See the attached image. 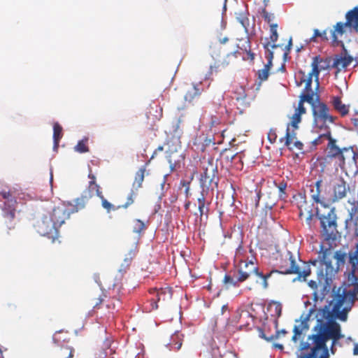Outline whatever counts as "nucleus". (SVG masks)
Returning a JSON list of instances; mask_svg holds the SVG:
<instances>
[{"mask_svg":"<svg viewBox=\"0 0 358 358\" xmlns=\"http://www.w3.org/2000/svg\"><path fill=\"white\" fill-rule=\"evenodd\" d=\"M325 132L322 134H320L316 138L315 140L312 141V144L315 146L320 145L324 143V140H329L331 139V131H324Z\"/></svg>","mask_w":358,"mask_h":358,"instance_id":"f704fd0d","label":"nucleus"},{"mask_svg":"<svg viewBox=\"0 0 358 358\" xmlns=\"http://www.w3.org/2000/svg\"><path fill=\"white\" fill-rule=\"evenodd\" d=\"M89 200L90 199L87 197V195L83 194L74 200V204L71 202L66 203V204L69 206V211L71 212V214H72L84 209Z\"/></svg>","mask_w":358,"mask_h":358,"instance_id":"412c9836","label":"nucleus"},{"mask_svg":"<svg viewBox=\"0 0 358 358\" xmlns=\"http://www.w3.org/2000/svg\"><path fill=\"white\" fill-rule=\"evenodd\" d=\"M0 196H1V198L5 200L3 208H12V207L15 208L16 204H17L16 199H15V196H13L10 192H6V191L0 192Z\"/></svg>","mask_w":358,"mask_h":358,"instance_id":"c85d7f7f","label":"nucleus"},{"mask_svg":"<svg viewBox=\"0 0 358 358\" xmlns=\"http://www.w3.org/2000/svg\"><path fill=\"white\" fill-rule=\"evenodd\" d=\"M320 222L322 227L323 228L324 231H325L326 234H329V231L331 228L335 229L336 226L334 216L331 213H329L327 216H322L320 218Z\"/></svg>","mask_w":358,"mask_h":358,"instance_id":"5701e85b","label":"nucleus"},{"mask_svg":"<svg viewBox=\"0 0 358 358\" xmlns=\"http://www.w3.org/2000/svg\"><path fill=\"white\" fill-rule=\"evenodd\" d=\"M331 103L334 108L338 112L341 116L343 117L348 114L349 106L343 103L339 96H333Z\"/></svg>","mask_w":358,"mask_h":358,"instance_id":"b1692460","label":"nucleus"},{"mask_svg":"<svg viewBox=\"0 0 358 358\" xmlns=\"http://www.w3.org/2000/svg\"><path fill=\"white\" fill-rule=\"evenodd\" d=\"M336 141L332 137L329 141L327 149V157L329 158H336L338 160L340 164L345 163V157L343 151H348L347 148L341 149L336 145Z\"/></svg>","mask_w":358,"mask_h":358,"instance_id":"f3484780","label":"nucleus"},{"mask_svg":"<svg viewBox=\"0 0 358 358\" xmlns=\"http://www.w3.org/2000/svg\"><path fill=\"white\" fill-rule=\"evenodd\" d=\"M262 15L264 18V21L266 22L269 27L271 26L272 24H278L275 22V17L273 13H268L266 8H264L262 11Z\"/></svg>","mask_w":358,"mask_h":358,"instance_id":"58836bf2","label":"nucleus"},{"mask_svg":"<svg viewBox=\"0 0 358 358\" xmlns=\"http://www.w3.org/2000/svg\"><path fill=\"white\" fill-rule=\"evenodd\" d=\"M257 331H258V334H259V336L260 338L266 340V341H271L273 340V337L272 336V335L271 336H266V334L264 332V330L262 328L258 327L257 328Z\"/></svg>","mask_w":358,"mask_h":358,"instance_id":"8fccbe9b","label":"nucleus"},{"mask_svg":"<svg viewBox=\"0 0 358 358\" xmlns=\"http://www.w3.org/2000/svg\"><path fill=\"white\" fill-rule=\"evenodd\" d=\"M307 213H308V217H307V218H306V222H307V223L310 225V222H311V220H312V218H313V213H312V210H308L307 211Z\"/></svg>","mask_w":358,"mask_h":358,"instance_id":"0e129e2a","label":"nucleus"},{"mask_svg":"<svg viewBox=\"0 0 358 358\" xmlns=\"http://www.w3.org/2000/svg\"><path fill=\"white\" fill-rule=\"evenodd\" d=\"M287 334V331H285V329H282L280 331H277L275 334L272 335V336L273 337V340H274V339L278 338L280 336H282V335L285 336Z\"/></svg>","mask_w":358,"mask_h":358,"instance_id":"4d7b16f0","label":"nucleus"},{"mask_svg":"<svg viewBox=\"0 0 358 358\" xmlns=\"http://www.w3.org/2000/svg\"><path fill=\"white\" fill-rule=\"evenodd\" d=\"M215 172H217V169L213 168L211 171L206 169L201 176L200 183L203 190L197 198L198 210L201 221L203 220V217L207 219L208 217L210 201H207L206 194H208V189L215 180Z\"/></svg>","mask_w":358,"mask_h":358,"instance_id":"39448f33","label":"nucleus"},{"mask_svg":"<svg viewBox=\"0 0 358 358\" xmlns=\"http://www.w3.org/2000/svg\"><path fill=\"white\" fill-rule=\"evenodd\" d=\"M346 184L343 179H339L334 186V201L341 199L346 196Z\"/></svg>","mask_w":358,"mask_h":358,"instance_id":"4be33fe9","label":"nucleus"},{"mask_svg":"<svg viewBox=\"0 0 358 358\" xmlns=\"http://www.w3.org/2000/svg\"><path fill=\"white\" fill-rule=\"evenodd\" d=\"M278 24H272L271 26H270V36L269 38H266V42H270V48L275 49L279 47H281L279 44H275L276 41L278 39V34L277 31L278 29Z\"/></svg>","mask_w":358,"mask_h":358,"instance_id":"bb28decb","label":"nucleus"},{"mask_svg":"<svg viewBox=\"0 0 358 358\" xmlns=\"http://www.w3.org/2000/svg\"><path fill=\"white\" fill-rule=\"evenodd\" d=\"M145 167L143 166L136 173L135 178L132 185V189L137 191L142 187L144 180Z\"/></svg>","mask_w":358,"mask_h":358,"instance_id":"c756f323","label":"nucleus"},{"mask_svg":"<svg viewBox=\"0 0 358 358\" xmlns=\"http://www.w3.org/2000/svg\"><path fill=\"white\" fill-rule=\"evenodd\" d=\"M88 178H90V181H94V182H96V177L92 173V170L90 171L89 172V174H88Z\"/></svg>","mask_w":358,"mask_h":358,"instance_id":"69168bd1","label":"nucleus"},{"mask_svg":"<svg viewBox=\"0 0 358 358\" xmlns=\"http://www.w3.org/2000/svg\"><path fill=\"white\" fill-rule=\"evenodd\" d=\"M313 78L308 77L306 82L304 83L305 87L299 96V101L298 107L295 109V112L291 117V125L295 128H298V124L301 121V115L305 114L306 109L304 107V102H307L310 104L315 102L314 101L315 93L312 89Z\"/></svg>","mask_w":358,"mask_h":358,"instance_id":"6e6552de","label":"nucleus"},{"mask_svg":"<svg viewBox=\"0 0 358 358\" xmlns=\"http://www.w3.org/2000/svg\"><path fill=\"white\" fill-rule=\"evenodd\" d=\"M74 349L70 346H62L56 352V358H73Z\"/></svg>","mask_w":358,"mask_h":358,"instance_id":"2f4dec72","label":"nucleus"},{"mask_svg":"<svg viewBox=\"0 0 358 358\" xmlns=\"http://www.w3.org/2000/svg\"><path fill=\"white\" fill-rule=\"evenodd\" d=\"M264 48L265 49V57L267 59L268 62L267 64L264 65V68L268 69V71L271 70V68L272 66V60L273 59V52L272 51V49L270 48V42H266L263 44Z\"/></svg>","mask_w":358,"mask_h":358,"instance_id":"72a5a7b5","label":"nucleus"},{"mask_svg":"<svg viewBox=\"0 0 358 358\" xmlns=\"http://www.w3.org/2000/svg\"><path fill=\"white\" fill-rule=\"evenodd\" d=\"M199 85L200 84H194L192 87L187 90L184 96L186 101L191 102L194 99V98L200 96L203 89L200 88Z\"/></svg>","mask_w":358,"mask_h":358,"instance_id":"cd10ccee","label":"nucleus"},{"mask_svg":"<svg viewBox=\"0 0 358 358\" xmlns=\"http://www.w3.org/2000/svg\"><path fill=\"white\" fill-rule=\"evenodd\" d=\"M88 195L87 197L90 199L94 195H96L98 197L101 196L103 194L101 190V187L96 183V182L90 181L87 187Z\"/></svg>","mask_w":358,"mask_h":358,"instance_id":"473e14b6","label":"nucleus"},{"mask_svg":"<svg viewBox=\"0 0 358 358\" xmlns=\"http://www.w3.org/2000/svg\"><path fill=\"white\" fill-rule=\"evenodd\" d=\"M310 105L315 127L321 130L331 131L329 124H334L337 117L330 114L329 107L323 102L317 101Z\"/></svg>","mask_w":358,"mask_h":358,"instance_id":"0eeeda50","label":"nucleus"},{"mask_svg":"<svg viewBox=\"0 0 358 358\" xmlns=\"http://www.w3.org/2000/svg\"><path fill=\"white\" fill-rule=\"evenodd\" d=\"M136 255V248H134L131 249L127 254L125 255L123 262L121 264L120 271L125 273L129 268L134 258Z\"/></svg>","mask_w":358,"mask_h":358,"instance_id":"393cba45","label":"nucleus"},{"mask_svg":"<svg viewBox=\"0 0 358 358\" xmlns=\"http://www.w3.org/2000/svg\"><path fill=\"white\" fill-rule=\"evenodd\" d=\"M136 190L134 189H131V192H129L128 196H127V202L123 204V205H120L118 206V208H127L129 206H130L131 204L134 203V198L136 197V193L135 192Z\"/></svg>","mask_w":358,"mask_h":358,"instance_id":"a19ab883","label":"nucleus"},{"mask_svg":"<svg viewBox=\"0 0 358 358\" xmlns=\"http://www.w3.org/2000/svg\"><path fill=\"white\" fill-rule=\"evenodd\" d=\"M349 262L351 264L352 270L348 273V282L352 285V289L347 291L345 289L334 287L332 292L336 296H344L343 306L348 307L349 310L354 303L355 298L358 294V243L354 252L349 253Z\"/></svg>","mask_w":358,"mask_h":358,"instance_id":"7ed1b4c3","label":"nucleus"},{"mask_svg":"<svg viewBox=\"0 0 358 358\" xmlns=\"http://www.w3.org/2000/svg\"><path fill=\"white\" fill-rule=\"evenodd\" d=\"M239 90H241V92H240L241 96H237V97H236V100H238H238H243V99H245V97H246V94H245V90H244V89H243V87H241L239 88Z\"/></svg>","mask_w":358,"mask_h":358,"instance_id":"052dcab7","label":"nucleus"},{"mask_svg":"<svg viewBox=\"0 0 358 358\" xmlns=\"http://www.w3.org/2000/svg\"><path fill=\"white\" fill-rule=\"evenodd\" d=\"M294 335L300 336L302 334V329L299 327L295 325L293 329Z\"/></svg>","mask_w":358,"mask_h":358,"instance_id":"680f3d73","label":"nucleus"},{"mask_svg":"<svg viewBox=\"0 0 358 358\" xmlns=\"http://www.w3.org/2000/svg\"><path fill=\"white\" fill-rule=\"evenodd\" d=\"M223 282L225 285H229L233 287L238 286L239 282L238 281V279L236 280H234L230 275H225Z\"/></svg>","mask_w":358,"mask_h":358,"instance_id":"09e8293b","label":"nucleus"},{"mask_svg":"<svg viewBox=\"0 0 358 358\" xmlns=\"http://www.w3.org/2000/svg\"><path fill=\"white\" fill-rule=\"evenodd\" d=\"M308 285L309 287L313 289L314 291H315V296H316V290L317 289V283L316 281H314V280H310L308 282Z\"/></svg>","mask_w":358,"mask_h":358,"instance_id":"bf43d9fd","label":"nucleus"},{"mask_svg":"<svg viewBox=\"0 0 358 358\" xmlns=\"http://www.w3.org/2000/svg\"><path fill=\"white\" fill-rule=\"evenodd\" d=\"M331 59L330 58H322L320 56H315L313 58V62L311 63L312 67V74H315V78L317 81V88L319 87V75L321 71H324L328 69L329 67H331L330 65Z\"/></svg>","mask_w":358,"mask_h":358,"instance_id":"dca6fc26","label":"nucleus"},{"mask_svg":"<svg viewBox=\"0 0 358 358\" xmlns=\"http://www.w3.org/2000/svg\"><path fill=\"white\" fill-rule=\"evenodd\" d=\"M219 124V120L217 117H212V120H211V122H210V124L211 126H215L216 124Z\"/></svg>","mask_w":358,"mask_h":358,"instance_id":"774afa93","label":"nucleus"},{"mask_svg":"<svg viewBox=\"0 0 358 358\" xmlns=\"http://www.w3.org/2000/svg\"><path fill=\"white\" fill-rule=\"evenodd\" d=\"M313 76L315 77V74H312V71L308 74H306L303 71H299L296 77L297 85L301 86L302 84L306 82V80L308 78V77L313 78Z\"/></svg>","mask_w":358,"mask_h":358,"instance_id":"e433bc0d","label":"nucleus"},{"mask_svg":"<svg viewBox=\"0 0 358 358\" xmlns=\"http://www.w3.org/2000/svg\"><path fill=\"white\" fill-rule=\"evenodd\" d=\"M15 211L16 208L14 207L3 208V224L6 229L7 234H9V231L15 227Z\"/></svg>","mask_w":358,"mask_h":358,"instance_id":"a211bd4d","label":"nucleus"},{"mask_svg":"<svg viewBox=\"0 0 358 358\" xmlns=\"http://www.w3.org/2000/svg\"><path fill=\"white\" fill-rule=\"evenodd\" d=\"M342 51L340 54L335 55L331 67L336 69V73L345 69L354 60L352 56L348 54L344 44H342Z\"/></svg>","mask_w":358,"mask_h":358,"instance_id":"4468645a","label":"nucleus"},{"mask_svg":"<svg viewBox=\"0 0 358 358\" xmlns=\"http://www.w3.org/2000/svg\"><path fill=\"white\" fill-rule=\"evenodd\" d=\"M348 30H350V25L348 22H338L334 27L329 30L330 38L331 40V44L333 46H342L344 44L343 42L340 39L343 34H345Z\"/></svg>","mask_w":358,"mask_h":358,"instance_id":"2eb2a0df","label":"nucleus"},{"mask_svg":"<svg viewBox=\"0 0 358 358\" xmlns=\"http://www.w3.org/2000/svg\"><path fill=\"white\" fill-rule=\"evenodd\" d=\"M34 227L36 231L41 236H46L54 238L58 234V229L51 220V217H49L47 215H43L38 220Z\"/></svg>","mask_w":358,"mask_h":358,"instance_id":"9d476101","label":"nucleus"},{"mask_svg":"<svg viewBox=\"0 0 358 358\" xmlns=\"http://www.w3.org/2000/svg\"><path fill=\"white\" fill-rule=\"evenodd\" d=\"M229 64L226 59L221 62H215L214 65L210 66L209 74L211 75L213 71L217 72L220 67H226Z\"/></svg>","mask_w":358,"mask_h":358,"instance_id":"37998d69","label":"nucleus"},{"mask_svg":"<svg viewBox=\"0 0 358 358\" xmlns=\"http://www.w3.org/2000/svg\"><path fill=\"white\" fill-rule=\"evenodd\" d=\"M278 189L280 192V196L282 197V195L285 194V189L287 188V182L282 181L278 185Z\"/></svg>","mask_w":358,"mask_h":358,"instance_id":"3c124183","label":"nucleus"},{"mask_svg":"<svg viewBox=\"0 0 358 358\" xmlns=\"http://www.w3.org/2000/svg\"><path fill=\"white\" fill-rule=\"evenodd\" d=\"M343 338H344V335L341 334V325L338 322L327 321L325 323H322L320 324L317 334L308 336V340L311 341V343H301V350H308L310 348V345H313L310 352L301 355L299 358H317L319 350H322L319 358H329V349L327 346V341L331 339L333 345H336L337 342Z\"/></svg>","mask_w":358,"mask_h":358,"instance_id":"f257e3e1","label":"nucleus"},{"mask_svg":"<svg viewBox=\"0 0 358 358\" xmlns=\"http://www.w3.org/2000/svg\"><path fill=\"white\" fill-rule=\"evenodd\" d=\"M47 215L51 217L57 228L59 229L70 217L71 212L69 206H66V203H64L55 207L52 212Z\"/></svg>","mask_w":358,"mask_h":358,"instance_id":"ddd939ff","label":"nucleus"},{"mask_svg":"<svg viewBox=\"0 0 358 358\" xmlns=\"http://www.w3.org/2000/svg\"><path fill=\"white\" fill-rule=\"evenodd\" d=\"M292 45V38H290L289 40L288 44L285 48V51L283 55L284 57H286L287 56V55L289 53Z\"/></svg>","mask_w":358,"mask_h":358,"instance_id":"864d4df0","label":"nucleus"},{"mask_svg":"<svg viewBox=\"0 0 358 358\" xmlns=\"http://www.w3.org/2000/svg\"><path fill=\"white\" fill-rule=\"evenodd\" d=\"M322 180H319L315 182L314 185H310V197L316 203H322L320 193H321V185Z\"/></svg>","mask_w":358,"mask_h":358,"instance_id":"a878e982","label":"nucleus"},{"mask_svg":"<svg viewBox=\"0 0 358 358\" xmlns=\"http://www.w3.org/2000/svg\"><path fill=\"white\" fill-rule=\"evenodd\" d=\"M320 38L321 41H328L329 38L327 36V29L320 32Z\"/></svg>","mask_w":358,"mask_h":358,"instance_id":"6e6d98bb","label":"nucleus"},{"mask_svg":"<svg viewBox=\"0 0 358 358\" xmlns=\"http://www.w3.org/2000/svg\"><path fill=\"white\" fill-rule=\"evenodd\" d=\"M150 292L155 294V296L150 299L151 308L149 311L157 310L159 307V303L163 305L170 301L173 296L172 288L169 287L160 289L154 288L150 289Z\"/></svg>","mask_w":358,"mask_h":358,"instance_id":"9b49d317","label":"nucleus"},{"mask_svg":"<svg viewBox=\"0 0 358 358\" xmlns=\"http://www.w3.org/2000/svg\"><path fill=\"white\" fill-rule=\"evenodd\" d=\"M211 48V56L214 59H216L217 57L220 56V45L215 44L210 47Z\"/></svg>","mask_w":358,"mask_h":358,"instance_id":"49530a36","label":"nucleus"},{"mask_svg":"<svg viewBox=\"0 0 358 358\" xmlns=\"http://www.w3.org/2000/svg\"><path fill=\"white\" fill-rule=\"evenodd\" d=\"M328 250H326L322 255V262L325 265L326 268V275L332 276L334 275L340 270L341 267H343L347 259V253L342 250H337L334 255V258L336 261V267L334 268L331 264V262L327 259V255Z\"/></svg>","mask_w":358,"mask_h":358,"instance_id":"1a4fd4ad","label":"nucleus"},{"mask_svg":"<svg viewBox=\"0 0 358 358\" xmlns=\"http://www.w3.org/2000/svg\"><path fill=\"white\" fill-rule=\"evenodd\" d=\"M181 335L177 334L171 337V348L173 350H179L182 344V338Z\"/></svg>","mask_w":358,"mask_h":358,"instance_id":"c9c22d12","label":"nucleus"},{"mask_svg":"<svg viewBox=\"0 0 358 358\" xmlns=\"http://www.w3.org/2000/svg\"><path fill=\"white\" fill-rule=\"evenodd\" d=\"M294 138H295L294 134V135H291L290 133H289V127H287V131H286V134H285V145L287 147L289 148L291 144L292 143L293 139Z\"/></svg>","mask_w":358,"mask_h":358,"instance_id":"de8ad7c7","label":"nucleus"},{"mask_svg":"<svg viewBox=\"0 0 358 358\" xmlns=\"http://www.w3.org/2000/svg\"><path fill=\"white\" fill-rule=\"evenodd\" d=\"M273 308V311L275 313V316L276 318H278L281 316L282 314V306L280 303L273 302L270 304V309L272 310Z\"/></svg>","mask_w":358,"mask_h":358,"instance_id":"c03bdc74","label":"nucleus"},{"mask_svg":"<svg viewBox=\"0 0 358 358\" xmlns=\"http://www.w3.org/2000/svg\"><path fill=\"white\" fill-rule=\"evenodd\" d=\"M320 31L317 29H314V33H313V36L310 38V41L316 42L317 41L316 38H320Z\"/></svg>","mask_w":358,"mask_h":358,"instance_id":"13d9d810","label":"nucleus"},{"mask_svg":"<svg viewBox=\"0 0 358 358\" xmlns=\"http://www.w3.org/2000/svg\"><path fill=\"white\" fill-rule=\"evenodd\" d=\"M145 229V225L141 220H136L134 223L133 231L140 234Z\"/></svg>","mask_w":358,"mask_h":358,"instance_id":"79ce46f5","label":"nucleus"},{"mask_svg":"<svg viewBox=\"0 0 358 358\" xmlns=\"http://www.w3.org/2000/svg\"><path fill=\"white\" fill-rule=\"evenodd\" d=\"M101 200V206L102 207L106 210L107 213H110L112 210H116L117 209H120L118 206H115L112 203H110L109 201H108L102 194L101 196L99 197Z\"/></svg>","mask_w":358,"mask_h":358,"instance_id":"ea45409f","label":"nucleus"},{"mask_svg":"<svg viewBox=\"0 0 358 358\" xmlns=\"http://www.w3.org/2000/svg\"><path fill=\"white\" fill-rule=\"evenodd\" d=\"M180 184L182 185V186H185V193L187 195L188 192H189V182H187L185 180H182L180 182Z\"/></svg>","mask_w":358,"mask_h":358,"instance_id":"e2e57ef3","label":"nucleus"},{"mask_svg":"<svg viewBox=\"0 0 358 358\" xmlns=\"http://www.w3.org/2000/svg\"><path fill=\"white\" fill-rule=\"evenodd\" d=\"M345 19L350 25V31L358 33V6L348 10L345 14Z\"/></svg>","mask_w":358,"mask_h":358,"instance_id":"aec40b11","label":"nucleus"},{"mask_svg":"<svg viewBox=\"0 0 358 358\" xmlns=\"http://www.w3.org/2000/svg\"><path fill=\"white\" fill-rule=\"evenodd\" d=\"M115 301L118 302V299L115 298H110L108 300H105L103 298H98L94 299V301L93 302V308L94 310L102 308L103 306H106V309L108 310V313H113V311L115 309L116 304Z\"/></svg>","mask_w":358,"mask_h":358,"instance_id":"6ab92c4d","label":"nucleus"},{"mask_svg":"<svg viewBox=\"0 0 358 358\" xmlns=\"http://www.w3.org/2000/svg\"><path fill=\"white\" fill-rule=\"evenodd\" d=\"M343 299L344 296H336L332 292V299L329 303L319 309L316 315L320 324L324 323V320L327 321H334L335 318L341 321L347 320L349 308L343 306Z\"/></svg>","mask_w":358,"mask_h":358,"instance_id":"20e7f679","label":"nucleus"},{"mask_svg":"<svg viewBox=\"0 0 358 358\" xmlns=\"http://www.w3.org/2000/svg\"><path fill=\"white\" fill-rule=\"evenodd\" d=\"M87 138L83 139L79 141L77 145L75 146L74 149L76 152L80 153H85L89 151V148L87 145Z\"/></svg>","mask_w":358,"mask_h":358,"instance_id":"4c0bfd02","label":"nucleus"},{"mask_svg":"<svg viewBox=\"0 0 358 358\" xmlns=\"http://www.w3.org/2000/svg\"><path fill=\"white\" fill-rule=\"evenodd\" d=\"M297 259L299 257L294 255L289 250L278 251L275 257V266L278 269H273L269 273L271 275L274 273H278L283 275L296 274L297 279L306 281V278L311 273L309 265H305L303 269L297 264Z\"/></svg>","mask_w":358,"mask_h":358,"instance_id":"f03ea898","label":"nucleus"},{"mask_svg":"<svg viewBox=\"0 0 358 358\" xmlns=\"http://www.w3.org/2000/svg\"><path fill=\"white\" fill-rule=\"evenodd\" d=\"M277 138V135L275 129H271L268 133V139L271 143H273L275 141Z\"/></svg>","mask_w":358,"mask_h":358,"instance_id":"603ef678","label":"nucleus"},{"mask_svg":"<svg viewBox=\"0 0 358 358\" xmlns=\"http://www.w3.org/2000/svg\"><path fill=\"white\" fill-rule=\"evenodd\" d=\"M238 273V282H244L252 275H255L257 278L255 281L257 284H261L264 289H266L268 287V279L271 278V273L264 274L259 271L258 267L255 265L252 260L243 261L241 259Z\"/></svg>","mask_w":358,"mask_h":358,"instance_id":"423d86ee","label":"nucleus"},{"mask_svg":"<svg viewBox=\"0 0 358 358\" xmlns=\"http://www.w3.org/2000/svg\"><path fill=\"white\" fill-rule=\"evenodd\" d=\"M166 158H167L168 162L170 165L171 171H173L175 169V167H176V162L172 160L171 155L166 156Z\"/></svg>","mask_w":358,"mask_h":358,"instance_id":"5fc2aeb1","label":"nucleus"},{"mask_svg":"<svg viewBox=\"0 0 358 358\" xmlns=\"http://www.w3.org/2000/svg\"><path fill=\"white\" fill-rule=\"evenodd\" d=\"M62 127L61 125L56 122L53 125V141H54V148L57 150L59 147L60 139L62 138Z\"/></svg>","mask_w":358,"mask_h":358,"instance_id":"7c9ffc66","label":"nucleus"},{"mask_svg":"<svg viewBox=\"0 0 358 358\" xmlns=\"http://www.w3.org/2000/svg\"><path fill=\"white\" fill-rule=\"evenodd\" d=\"M163 150H164V146H162V145L159 146V147H158V148H157L154 151L153 155H152V158H153V157H154V155H157V153L158 152H161V151H163Z\"/></svg>","mask_w":358,"mask_h":358,"instance_id":"338daca9","label":"nucleus"},{"mask_svg":"<svg viewBox=\"0 0 358 358\" xmlns=\"http://www.w3.org/2000/svg\"><path fill=\"white\" fill-rule=\"evenodd\" d=\"M269 71H270L265 69L264 67L262 69L258 70L257 74L260 83L265 81L268 79L269 76Z\"/></svg>","mask_w":358,"mask_h":358,"instance_id":"a18cd8bd","label":"nucleus"},{"mask_svg":"<svg viewBox=\"0 0 358 358\" xmlns=\"http://www.w3.org/2000/svg\"><path fill=\"white\" fill-rule=\"evenodd\" d=\"M231 56L235 58L241 57L243 60L253 61L255 59V54L251 51V44L248 38H242L238 40L236 45V50L228 53L227 59Z\"/></svg>","mask_w":358,"mask_h":358,"instance_id":"f8f14e48","label":"nucleus"}]
</instances>
